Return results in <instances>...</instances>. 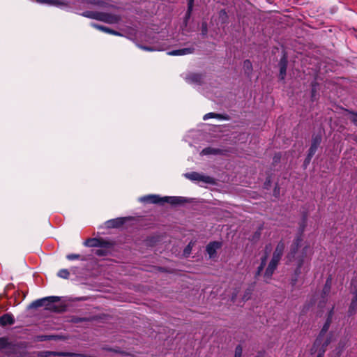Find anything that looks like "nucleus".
<instances>
[{
    "label": "nucleus",
    "instance_id": "f257e3e1",
    "mask_svg": "<svg viewBox=\"0 0 357 357\" xmlns=\"http://www.w3.org/2000/svg\"><path fill=\"white\" fill-rule=\"evenodd\" d=\"M312 255V248L309 243L304 240L302 234H299L293 241L287 257L289 260L295 259L297 266L300 268L306 259Z\"/></svg>",
    "mask_w": 357,
    "mask_h": 357
},
{
    "label": "nucleus",
    "instance_id": "f03ea898",
    "mask_svg": "<svg viewBox=\"0 0 357 357\" xmlns=\"http://www.w3.org/2000/svg\"><path fill=\"white\" fill-rule=\"evenodd\" d=\"M83 15L89 18L98 20L109 24L117 23L120 20L119 17L117 15L89 11L83 13Z\"/></svg>",
    "mask_w": 357,
    "mask_h": 357
},
{
    "label": "nucleus",
    "instance_id": "7ed1b4c3",
    "mask_svg": "<svg viewBox=\"0 0 357 357\" xmlns=\"http://www.w3.org/2000/svg\"><path fill=\"white\" fill-rule=\"evenodd\" d=\"M185 177L197 182H203L204 183H213V179L208 176L197 172H190L185 174Z\"/></svg>",
    "mask_w": 357,
    "mask_h": 357
},
{
    "label": "nucleus",
    "instance_id": "20e7f679",
    "mask_svg": "<svg viewBox=\"0 0 357 357\" xmlns=\"http://www.w3.org/2000/svg\"><path fill=\"white\" fill-rule=\"evenodd\" d=\"M59 301V298L57 296H50L38 299L32 303L31 306L33 307H38L41 306H45L47 309H52V307L50 304L57 302Z\"/></svg>",
    "mask_w": 357,
    "mask_h": 357
},
{
    "label": "nucleus",
    "instance_id": "39448f33",
    "mask_svg": "<svg viewBox=\"0 0 357 357\" xmlns=\"http://www.w3.org/2000/svg\"><path fill=\"white\" fill-rule=\"evenodd\" d=\"M280 259H278V258H275L274 257H272L268 265V267L266 268V270L264 273V276L269 279L271 278L273 273H274L275 268H277L278 266V264L280 261Z\"/></svg>",
    "mask_w": 357,
    "mask_h": 357
},
{
    "label": "nucleus",
    "instance_id": "423d86ee",
    "mask_svg": "<svg viewBox=\"0 0 357 357\" xmlns=\"http://www.w3.org/2000/svg\"><path fill=\"white\" fill-rule=\"evenodd\" d=\"M85 245L89 247H102V248H109L111 243L109 242L104 241L102 240L99 239H88L85 243Z\"/></svg>",
    "mask_w": 357,
    "mask_h": 357
},
{
    "label": "nucleus",
    "instance_id": "0eeeda50",
    "mask_svg": "<svg viewBox=\"0 0 357 357\" xmlns=\"http://www.w3.org/2000/svg\"><path fill=\"white\" fill-rule=\"evenodd\" d=\"M222 246V243L219 241L211 242L206 246V252L209 255L210 258H213L216 256V252Z\"/></svg>",
    "mask_w": 357,
    "mask_h": 357
},
{
    "label": "nucleus",
    "instance_id": "6e6552de",
    "mask_svg": "<svg viewBox=\"0 0 357 357\" xmlns=\"http://www.w3.org/2000/svg\"><path fill=\"white\" fill-rule=\"evenodd\" d=\"M139 201L142 202H149V203H160L162 202V197H160L158 195H150L139 198Z\"/></svg>",
    "mask_w": 357,
    "mask_h": 357
},
{
    "label": "nucleus",
    "instance_id": "1a4fd4ad",
    "mask_svg": "<svg viewBox=\"0 0 357 357\" xmlns=\"http://www.w3.org/2000/svg\"><path fill=\"white\" fill-rule=\"evenodd\" d=\"M271 247L270 245H266L264 250V256L262 257L261 259V264L258 268L257 274H260V273L262 271L264 266H266L267 257L271 253Z\"/></svg>",
    "mask_w": 357,
    "mask_h": 357
},
{
    "label": "nucleus",
    "instance_id": "9d476101",
    "mask_svg": "<svg viewBox=\"0 0 357 357\" xmlns=\"http://www.w3.org/2000/svg\"><path fill=\"white\" fill-rule=\"evenodd\" d=\"M185 198L182 197H162V202H167L171 204H178L183 203Z\"/></svg>",
    "mask_w": 357,
    "mask_h": 357
},
{
    "label": "nucleus",
    "instance_id": "9b49d317",
    "mask_svg": "<svg viewBox=\"0 0 357 357\" xmlns=\"http://www.w3.org/2000/svg\"><path fill=\"white\" fill-rule=\"evenodd\" d=\"M14 318L11 314H6L0 317V325L1 326H7L11 325L14 324Z\"/></svg>",
    "mask_w": 357,
    "mask_h": 357
},
{
    "label": "nucleus",
    "instance_id": "f8f14e48",
    "mask_svg": "<svg viewBox=\"0 0 357 357\" xmlns=\"http://www.w3.org/2000/svg\"><path fill=\"white\" fill-rule=\"evenodd\" d=\"M284 248H285V245L283 242L278 243L272 257H274L275 258H278V259H280L283 255Z\"/></svg>",
    "mask_w": 357,
    "mask_h": 357
},
{
    "label": "nucleus",
    "instance_id": "ddd939ff",
    "mask_svg": "<svg viewBox=\"0 0 357 357\" xmlns=\"http://www.w3.org/2000/svg\"><path fill=\"white\" fill-rule=\"evenodd\" d=\"M124 222V218H116L110 220L106 222L107 227H117Z\"/></svg>",
    "mask_w": 357,
    "mask_h": 357
},
{
    "label": "nucleus",
    "instance_id": "4468645a",
    "mask_svg": "<svg viewBox=\"0 0 357 357\" xmlns=\"http://www.w3.org/2000/svg\"><path fill=\"white\" fill-rule=\"evenodd\" d=\"M191 52H192V51H191L190 49H189V48H184V49H181V50H174V51L169 52L167 54L169 55H172V56H178V55L188 54H190Z\"/></svg>",
    "mask_w": 357,
    "mask_h": 357
},
{
    "label": "nucleus",
    "instance_id": "2eb2a0df",
    "mask_svg": "<svg viewBox=\"0 0 357 357\" xmlns=\"http://www.w3.org/2000/svg\"><path fill=\"white\" fill-rule=\"evenodd\" d=\"M328 324H326L324 325V328H323V329H322V331H321L319 337L315 341V343H314L315 346L319 345L321 343L323 337L324 336V334L326 332V331L328 330Z\"/></svg>",
    "mask_w": 357,
    "mask_h": 357
},
{
    "label": "nucleus",
    "instance_id": "dca6fc26",
    "mask_svg": "<svg viewBox=\"0 0 357 357\" xmlns=\"http://www.w3.org/2000/svg\"><path fill=\"white\" fill-rule=\"evenodd\" d=\"M201 79V76L197 74L190 75L186 78L187 81L190 83H199Z\"/></svg>",
    "mask_w": 357,
    "mask_h": 357
},
{
    "label": "nucleus",
    "instance_id": "f3484780",
    "mask_svg": "<svg viewBox=\"0 0 357 357\" xmlns=\"http://www.w3.org/2000/svg\"><path fill=\"white\" fill-rule=\"evenodd\" d=\"M280 65H281V66H280V78L282 79H283L286 75V69H287L286 60L284 59H282V61L280 62Z\"/></svg>",
    "mask_w": 357,
    "mask_h": 357
},
{
    "label": "nucleus",
    "instance_id": "a211bd4d",
    "mask_svg": "<svg viewBox=\"0 0 357 357\" xmlns=\"http://www.w3.org/2000/svg\"><path fill=\"white\" fill-rule=\"evenodd\" d=\"M32 1L54 6H59L60 4L58 0H32Z\"/></svg>",
    "mask_w": 357,
    "mask_h": 357
},
{
    "label": "nucleus",
    "instance_id": "6ab92c4d",
    "mask_svg": "<svg viewBox=\"0 0 357 357\" xmlns=\"http://www.w3.org/2000/svg\"><path fill=\"white\" fill-rule=\"evenodd\" d=\"M111 248L112 245H110L109 248L99 247V248L96 250V254L99 256L105 255H106L107 250L109 251L111 249Z\"/></svg>",
    "mask_w": 357,
    "mask_h": 357
},
{
    "label": "nucleus",
    "instance_id": "aec40b11",
    "mask_svg": "<svg viewBox=\"0 0 357 357\" xmlns=\"http://www.w3.org/2000/svg\"><path fill=\"white\" fill-rule=\"evenodd\" d=\"M211 118H218V119H221V115L220 114H215V113H213V112H211V113H208L206 114H205L203 117V119L204 120H208Z\"/></svg>",
    "mask_w": 357,
    "mask_h": 357
},
{
    "label": "nucleus",
    "instance_id": "412c9836",
    "mask_svg": "<svg viewBox=\"0 0 357 357\" xmlns=\"http://www.w3.org/2000/svg\"><path fill=\"white\" fill-rule=\"evenodd\" d=\"M243 68L245 71L249 73L252 70V63L250 61L246 60L243 63Z\"/></svg>",
    "mask_w": 357,
    "mask_h": 357
},
{
    "label": "nucleus",
    "instance_id": "4be33fe9",
    "mask_svg": "<svg viewBox=\"0 0 357 357\" xmlns=\"http://www.w3.org/2000/svg\"><path fill=\"white\" fill-rule=\"evenodd\" d=\"M58 276L62 278H68L69 272L67 269H61L58 272Z\"/></svg>",
    "mask_w": 357,
    "mask_h": 357
},
{
    "label": "nucleus",
    "instance_id": "5701e85b",
    "mask_svg": "<svg viewBox=\"0 0 357 357\" xmlns=\"http://www.w3.org/2000/svg\"><path fill=\"white\" fill-rule=\"evenodd\" d=\"M357 306V291L355 293V295L354 296V298L352 299V301L351 303L350 310H354L355 308Z\"/></svg>",
    "mask_w": 357,
    "mask_h": 357
},
{
    "label": "nucleus",
    "instance_id": "b1692460",
    "mask_svg": "<svg viewBox=\"0 0 357 357\" xmlns=\"http://www.w3.org/2000/svg\"><path fill=\"white\" fill-rule=\"evenodd\" d=\"M217 152L216 150L211 149V148H206L202 150V155H208L212 153H215Z\"/></svg>",
    "mask_w": 357,
    "mask_h": 357
},
{
    "label": "nucleus",
    "instance_id": "393cba45",
    "mask_svg": "<svg viewBox=\"0 0 357 357\" xmlns=\"http://www.w3.org/2000/svg\"><path fill=\"white\" fill-rule=\"evenodd\" d=\"M192 245H193V243L190 242L188 246L185 248L184 251H183V255L187 257L190 255V252H191V250H192Z\"/></svg>",
    "mask_w": 357,
    "mask_h": 357
},
{
    "label": "nucleus",
    "instance_id": "a878e982",
    "mask_svg": "<svg viewBox=\"0 0 357 357\" xmlns=\"http://www.w3.org/2000/svg\"><path fill=\"white\" fill-rule=\"evenodd\" d=\"M243 353V349L241 346L238 345L235 349L234 357H241Z\"/></svg>",
    "mask_w": 357,
    "mask_h": 357
},
{
    "label": "nucleus",
    "instance_id": "bb28decb",
    "mask_svg": "<svg viewBox=\"0 0 357 357\" xmlns=\"http://www.w3.org/2000/svg\"><path fill=\"white\" fill-rule=\"evenodd\" d=\"M139 47L142 49V50H147V51H159V50H161V49H160V48L148 47H145V46H142V45H139Z\"/></svg>",
    "mask_w": 357,
    "mask_h": 357
},
{
    "label": "nucleus",
    "instance_id": "cd10ccee",
    "mask_svg": "<svg viewBox=\"0 0 357 357\" xmlns=\"http://www.w3.org/2000/svg\"><path fill=\"white\" fill-rule=\"evenodd\" d=\"M317 146H314L312 144L310 150H309V158H310L316 152Z\"/></svg>",
    "mask_w": 357,
    "mask_h": 357
},
{
    "label": "nucleus",
    "instance_id": "c85d7f7f",
    "mask_svg": "<svg viewBox=\"0 0 357 357\" xmlns=\"http://www.w3.org/2000/svg\"><path fill=\"white\" fill-rule=\"evenodd\" d=\"M349 119L357 126V114H351L349 116Z\"/></svg>",
    "mask_w": 357,
    "mask_h": 357
},
{
    "label": "nucleus",
    "instance_id": "c756f323",
    "mask_svg": "<svg viewBox=\"0 0 357 357\" xmlns=\"http://www.w3.org/2000/svg\"><path fill=\"white\" fill-rule=\"evenodd\" d=\"M320 142H321V137H316L313 139V142H312V144L314 145V146L317 147Z\"/></svg>",
    "mask_w": 357,
    "mask_h": 357
},
{
    "label": "nucleus",
    "instance_id": "7c9ffc66",
    "mask_svg": "<svg viewBox=\"0 0 357 357\" xmlns=\"http://www.w3.org/2000/svg\"><path fill=\"white\" fill-rule=\"evenodd\" d=\"M79 255H75V254H71V255H68L67 256V259H68L69 260L77 259H79Z\"/></svg>",
    "mask_w": 357,
    "mask_h": 357
},
{
    "label": "nucleus",
    "instance_id": "2f4dec72",
    "mask_svg": "<svg viewBox=\"0 0 357 357\" xmlns=\"http://www.w3.org/2000/svg\"><path fill=\"white\" fill-rule=\"evenodd\" d=\"M91 26H93L94 28L97 29H99V30L102 31H103L105 28V26H100V25H98L96 24H91Z\"/></svg>",
    "mask_w": 357,
    "mask_h": 357
},
{
    "label": "nucleus",
    "instance_id": "473e14b6",
    "mask_svg": "<svg viewBox=\"0 0 357 357\" xmlns=\"http://www.w3.org/2000/svg\"><path fill=\"white\" fill-rule=\"evenodd\" d=\"M192 0H190L189 5H188V13H190L192 10Z\"/></svg>",
    "mask_w": 357,
    "mask_h": 357
},
{
    "label": "nucleus",
    "instance_id": "72a5a7b5",
    "mask_svg": "<svg viewBox=\"0 0 357 357\" xmlns=\"http://www.w3.org/2000/svg\"><path fill=\"white\" fill-rule=\"evenodd\" d=\"M110 33L113 34V35H116V36H121V34H120L119 32L113 31V30H111Z\"/></svg>",
    "mask_w": 357,
    "mask_h": 357
},
{
    "label": "nucleus",
    "instance_id": "f704fd0d",
    "mask_svg": "<svg viewBox=\"0 0 357 357\" xmlns=\"http://www.w3.org/2000/svg\"><path fill=\"white\" fill-rule=\"evenodd\" d=\"M329 342H330V340L327 339V340L324 342V343L323 344V347H324H324H326L329 344Z\"/></svg>",
    "mask_w": 357,
    "mask_h": 357
},
{
    "label": "nucleus",
    "instance_id": "c9c22d12",
    "mask_svg": "<svg viewBox=\"0 0 357 357\" xmlns=\"http://www.w3.org/2000/svg\"><path fill=\"white\" fill-rule=\"evenodd\" d=\"M103 31H104V32H105V33H110V32H111V29H108V28L105 27Z\"/></svg>",
    "mask_w": 357,
    "mask_h": 357
},
{
    "label": "nucleus",
    "instance_id": "e433bc0d",
    "mask_svg": "<svg viewBox=\"0 0 357 357\" xmlns=\"http://www.w3.org/2000/svg\"><path fill=\"white\" fill-rule=\"evenodd\" d=\"M103 31H104V32H105V33H110V32H111V29H108V28L105 27Z\"/></svg>",
    "mask_w": 357,
    "mask_h": 357
},
{
    "label": "nucleus",
    "instance_id": "4c0bfd02",
    "mask_svg": "<svg viewBox=\"0 0 357 357\" xmlns=\"http://www.w3.org/2000/svg\"><path fill=\"white\" fill-rule=\"evenodd\" d=\"M89 2L91 3H98V1L96 0H93V1L90 0Z\"/></svg>",
    "mask_w": 357,
    "mask_h": 357
},
{
    "label": "nucleus",
    "instance_id": "58836bf2",
    "mask_svg": "<svg viewBox=\"0 0 357 357\" xmlns=\"http://www.w3.org/2000/svg\"><path fill=\"white\" fill-rule=\"evenodd\" d=\"M317 357H322V354H319Z\"/></svg>",
    "mask_w": 357,
    "mask_h": 357
}]
</instances>
